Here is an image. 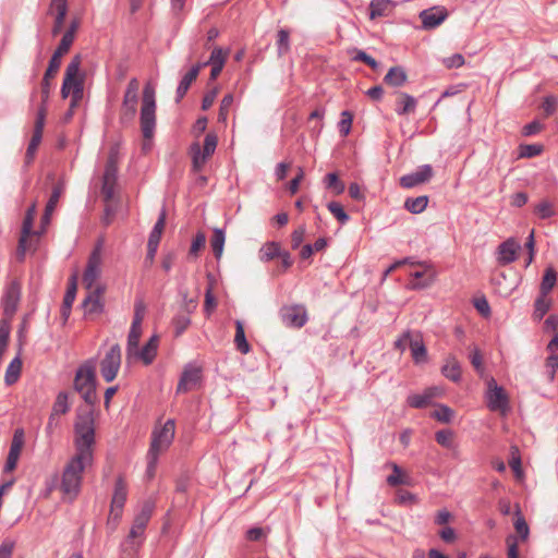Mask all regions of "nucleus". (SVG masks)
Wrapping results in <instances>:
<instances>
[{
	"mask_svg": "<svg viewBox=\"0 0 558 558\" xmlns=\"http://www.w3.org/2000/svg\"><path fill=\"white\" fill-rule=\"evenodd\" d=\"M75 454L65 464L60 489L70 500L81 490L83 472L93 464L95 445V424L92 412L77 416L74 425Z\"/></svg>",
	"mask_w": 558,
	"mask_h": 558,
	"instance_id": "1",
	"label": "nucleus"
},
{
	"mask_svg": "<svg viewBox=\"0 0 558 558\" xmlns=\"http://www.w3.org/2000/svg\"><path fill=\"white\" fill-rule=\"evenodd\" d=\"M96 360L85 361L76 371L74 377V389L86 404L93 407L98 401L96 393Z\"/></svg>",
	"mask_w": 558,
	"mask_h": 558,
	"instance_id": "2",
	"label": "nucleus"
},
{
	"mask_svg": "<svg viewBox=\"0 0 558 558\" xmlns=\"http://www.w3.org/2000/svg\"><path fill=\"white\" fill-rule=\"evenodd\" d=\"M140 122L144 138H151L156 128V99L155 88L149 83L143 89Z\"/></svg>",
	"mask_w": 558,
	"mask_h": 558,
	"instance_id": "3",
	"label": "nucleus"
},
{
	"mask_svg": "<svg viewBox=\"0 0 558 558\" xmlns=\"http://www.w3.org/2000/svg\"><path fill=\"white\" fill-rule=\"evenodd\" d=\"M81 64L82 59L78 54L74 56L68 64L61 87L62 98H68L73 94H76V96H83L84 77L80 72Z\"/></svg>",
	"mask_w": 558,
	"mask_h": 558,
	"instance_id": "4",
	"label": "nucleus"
},
{
	"mask_svg": "<svg viewBox=\"0 0 558 558\" xmlns=\"http://www.w3.org/2000/svg\"><path fill=\"white\" fill-rule=\"evenodd\" d=\"M217 142H218L217 136L213 133H208L205 136L203 148L196 142L190 146V154L192 157V166H193V170L195 172H199L204 168L208 158L215 153L216 147H217Z\"/></svg>",
	"mask_w": 558,
	"mask_h": 558,
	"instance_id": "5",
	"label": "nucleus"
},
{
	"mask_svg": "<svg viewBox=\"0 0 558 558\" xmlns=\"http://www.w3.org/2000/svg\"><path fill=\"white\" fill-rule=\"evenodd\" d=\"M174 429L173 420H168L159 429H155L148 453L159 457L161 452L166 451L173 441Z\"/></svg>",
	"mask_w": 558,
	"mask_h": 558,
	"instance_id": "6",
	"label": "nucleus"
},
{
	"mask_svg": "<svg viewBox=\"0 0 558 558\" xmlns=\"http://www.w3.org/2000/svg\"><path fill=\"white\" fill-rule=\"evenodd\" d=\"M121 367V348L112 344L100 361V374L107 383L116 379Z\"/></svg>",
	"mask_w": 558,
	"mask_h": 558,
	"instance_id": "7",
	"label": "nucleus"
},
{
	"mask_svg": "<svg viewBox=\"0 0 558 558\" xmlns=\"http://www.w3.org/2000/svg\"><path fill=\"white\" fill-rule=\"evenodd\" d=\"M101 243H98L92 251L83 274V283L87 290H92L96 287L95 283L101 275Z\"/></svg>",
	"mask_w": 558,
	"mask_h": 558,
	"instance_id": "8",
	"label": "nucleus"
},
{
	"mask_svg": "<svg viewBox=\"0 0 558 558\" xmlns=\"http://www.w3.org/2000/svg\"><path fill=\"white\" fill-rule=\"evenodd\" d=\"M487 386L486 400L488 409L506 413L509 409V399L505 389L498 386L494 378L488 380Z\"/></svg>",
	"mask_w": 558,
	"mask_h": 558,
	"instance_id": "9",
	"label": "nucleus"
},
{
	"mask_svg": "<svg viewBox=\"0 0 558 558\" xmlns=\"http://www.w3.org/2000/svg\"><path fill=\"white\" fill-rule=\"evenodd\" d=\"M140 82L133 77L128 83L122 101V118L133 120L137 112Z\"/></svg>",
	"mask_w": 558,
	"mask_h": 558,
	"instance_id": "10",
	"label": "nucleus"
},
{
	"mask_svg": "<svg viewBox=\"0 0 558 558\" xmlns=\"http://www.w3.org/2000/svg\"><path fill=\"white\" fill-rule=\"evenodd\" d=\"M21 300V284L16 280H12L5 287L4 294L1 300L4 319H12Z\"/></svg>",
	"mask_w": 558,
	"mask_h": 558,
	"instance_id": "11",
	"label": "nucleus"
},
{
	"mask_svg": "<svg viewBox=\"0 0 558 558\" xmlns=\"http://www.w3.org/2000/svg\"><path fill=\"white\" fill-rule=\"evenodd\" d=\"M154 511V504L146 501L141 511L135 515L130 533L128 535L129 541H135L144 536L146 526L151 518Z\"/></svg>",
	"mask_w": 558,
	"mask_h": 558,
	"instance_id": "12",
	"label": "nucleus"
},
{
	"mask_svg": "<svg viewBox=\"0 0 558 558\" xmlns=\"http://www.w3.org/2000/svg\"><path fill=\"white\" fill-rule=\"evenodd\" d=\"M128 485L122 476H119L114 484V490L110 506V519L119 521L126 501Z\"/></svg>",
	"mask_w": 558,
	"mask_h": 558,
	"instance_id": "13",
	"label": "nucleus"
},
{
	"mask_svg": "<svg viewBox=\"0 0 558 558\" xmlns=\"http://www.w3.org/2000/svg\"><path fill=\"white\" fill-rule=\"evenodd\" d=\"M68 51L69 50L65 49V41L63 44H59L57 49L54 50V52L49 61L48 68L45 72L43 83H41V94L44 97H48L49 87H50L49 81L59 71V68L61 65V58H62V56L68 53Z\"/></svg>",
	"mask_w": 558,
	"mask_h": 558,
	"instance_id": "14",
	"label": "nucleus"
},
{
	"mask_svg": "<svg viewBox=\"0 0 558 558\" xmlns=\"http://www.w3.org/2000/svg\"><path fill=\"white\" fill-rule=\"evenodd\" d=\"M448 15V10L445 7L436 5L421 11L418 17L422 22V27L429 31L441 25Z\"/></svg>",
	"mask_w": 558,
	"mask_h": 558,
	"instance_id": "15",
	"label": "nucleus"
},
{
	"mask_svg": "<svg viewBox=\"0 0 558 558\" xmlns=\"http://www.w3.org/2000/svg\"><path fill=\"white\" fill-rule=\"evenodd\" d=\"M202 379V368L194 365L187 364L180 377L177 386L178 393L189 392L197 387Z\"/></svg>",
	"mask_w": 558,
	"mask_h": 558,
	"instance_id": "16",
	"label": "nucleus"
},
{
	"mask_svg": "<svg viewBox=\"0 0 558 558\" xmlns=\"http://www.w3.org/2000/svg\"><path fill=\"white\" fill-rule=\"evenodd\" d=\"M409 264L412 266L416 265V266L422 267L421 270H415V271L411 272V277H413V279L417 280L416 282L411 283V287L413 289H423V288L430 286L434 282L435 278H436V271L434 270V268L430 264H427L426 262H412V260Z\"/></svg>",
	"mask_w": 558,
	"mask_h": 558,
	"instance_id": "17",
	"label": "nucleus"
},
{
	"mask_svg": "<svg viewBox=\"0 0 558 558\" xmlns=\"http://www.w3.org/2000/svg\"><path fill=\"white\" fill-rule=\"evenodd\" d=\"M24 445V432L23 429H16L14 432L10 450L4 464V472H12L16 465Z\"/></svg>",
	"mask_w": 558,
	"mask_h": 558,
	"instance_id": "18",
	"label": "nucleus"
},
{
	"mask_svg": "<svg viewBox=\"0 0 558 558\" xmlns=\"http://www.w3.org/2000/svg\"><path fill=\"white\" fill-rule=\"evenodd\" d=\"M36 216V203H33L26 210L23 225L22 233L19 240L17 254L23 258L27 250L26 243L27 238L33 234V225Z\"/></svg>",
	"mask_w": 558,
	"mask_h": 558,
	"instance_id": "19",
	"label": "nucleus"
},
{
	"mask_svg": "<svg viewBox=\"0 0 558 558\" xmlns=\"http://www.w3.org/2000/svg\"><path fill=\"white\" fill-rule=\"evenodd\" d=\"M433 177V169L429 165H424L413 173L405 174L400 179V185L404 189H411L424 182H427Z\"/></svg>",
	"mask_w": 558,
	"mask_h": 558,
	"instance_id": "20",
	"label": "nucleus"
},
{
	"mask_svg": "<svg viewBox=\"0 0 558 558\" xmlns=\"http://www.w3.org/2000/svg\"><path fill=\"white\" fill-rule=\"evenodd\" d=\"M89 293L83 301V308L85 314H99L104 310V304L101 302V294L105 291L102 286H96L94 289L88 290Z\"/></svg>",
	"mask_w": 558,
	"mask_h": 558,
	"instance_id": "21",
	"label": "nucleus"
},
{
	"mask_svg": "<svg viewBox=\"0 0 558 558\" xmlns=\"http://www.w3.org/2000/svg\"><path fill=\"white\" fill-rule=\"evenodd\" d=\"M158 344L159 337L157 335H154L149 338V340L141 350L137 348V350L134 351L132 355L142 360L145 365H149L153 363L157 355Z\"/></svg>",
	"mask_w": 558,
	"mask_h": 558,
	"instance_id": "22",
	"label": "nucleus"
},
{
	"mask_svg": "<svg viewBox=\"0 0 558 558\" xmlns=\"http://www.w3.org/2000/svg\"><path fill=\"white\" fill-rule=\"evenodd\" d=\"M282 319L287 326L296 328L303 327L307 322L306 312L301 306H292L284 310Z\"/></svg>",
	"mask_w": 558,
	"mask_h": 558,
	"instance_id": "23",
	"label": "nucleus"
},
{
	"mask_svg": "<svg viewBox=\"0 0 558 558\" xmlns=\"http://www.w3.org/2000/svg\"><path fill=\"white\" fill-rule=\"evenodd\" d=\"M520 245L513 240L508 239L498 246V262L501 265H508L517 259V253Z\"/></svg>",
	"mask_w": 558,
	"mask_h": 558,
	"instance_id": "24",
	"label": "nucleus"
},
{
	"mask_svg": "<svg viewBox=\"0 0 558 558\" xmlns=\"http://www.w3.org/2000/svg\"><path fill=\"white\" fill-rule=\"evenodd\" d=\"M409 348L411 350V355L413 361L416 364L423 363L427 360V350L423 342L422 336L417 333H413L410 339Z\"/></svg>",
	"mask_w": 558,
	"mask_h": 558,
	"instance_id": "25",
	"label": "nucleus"
},
{
	"mask_svg": "<svg viewBox=\"0 0 558 558\" xmlns=\"http://www.w3.org/2000/svg\"><path fill=\"white\" fill-rule=\"evenodd\" d=\"M76 289H77L76 275H73L70 278V282H69L65 295L63 298V303H62V307H61V315L64 320H66L71 314V308H72V305L74 303L75 295H76Z\"/></svg>",
	"mask_w": 558,
	"mask_h": 558,
	"instance_id": "26",
	"label": "nucleus"
},
{
	"mask_svg": "<svg viewBox=\"0 0 558 558\" xmlns=\"http://www.w3.org/2000/svg\"><path fill=\"white\" fill-rule=\"evenodd\" d=\"M442 375L453 383H458L461 379V365L456 356L449 355L445 360V364L441 367Z\"/></svg>",
	"mask_w": 558,
	"mask_h": 558,
	"instance_id": "27",
	"label": "nucleus"
},
{
	"mask_svg": "<svg viewBox=\"0 0 558 558\" xmlns=\"http://www.w3.org/2000/svg\"><path fill=\"white\" fill-rule=\"evenodd\" d=\"M416 104V99L413 96L407 93H400L396 102L395 111L398 116H404L414 112Z\"/></svg>",
	"mask_w": 558,
	"mask_h": 558,
	"instance_id": "28",
	"label": "nucleus"
},
{
	"mask_svg": "<svg viewBox=\"0 0 558 558\" xmlns=\"http://www.w3.org/2000/svg\"><path fill=\"white\" fill-rule=\"evenodd\" d=\"M197 78V68L196 69H190L189 72L184 74V76L181 78L178 88H177V97L175 101L180 102L182 98L186 95L190 86L192 83Z\"/></svg>",
	"mask_w": 558,
	"mask_h": 558,
	"instance_id": "29",
	"label": "nucleus"
},
{
	"mask_svg": "<svg viewBox=\"0 0 558 558\" xmlns=\"http://www.w3.org/2000/svg\"><path fill=\"white\" fill-rule=\"evenodd\" d=\"M384 81L390 86L400 87L407 81V73L401 66H392L385 75Z\"/></svg>",
	"mask_w": 558,
	"mask_h": 558,
	"instance_id": "30",
	"label": "nucleus"
},
{
	"mask_svg": "<svg viewBox=\"0 0 558 558\" xmlns=\"http://www.w3.org/2000/svg\"><path fill=\"white\" fill-rule=\"evenodd\" d=\"M557 282V272L553 266H549L545 269L541 287H539V293L543 295H548L553 288L555 287Z\"/></svg>",
	"mask_w": 558,
	"mask_h": 558,
	"instance_id": "31",
	"label": "nucleus"
},
{
	"mask_svg": "<svg viewBox=\"0 0 558 558\" xmlns=\"http://www.w3.org/2000/svg\"><path fill=\"white\" fill-rule=\"evenodd\" d=\"M435 396V389L430 388L422 395H412L408 398L410 407L415 409H423L427 407Z\"/></svg>",
	"mask_w": 558,
	"mask_h": 558,
	"instance_id": "32",
	"label": "nucleus"
},
{
	"mask_svg": "<svg viewBox=\"0 0 558 558\" xmlns=\"http://www.w3.org/2000/svg\"><path fill=\"white\" fill-rule=\"evenodd\" d=\"M22 361L19 356L14 357L5 371L4 381L8 386L15 384L21 375Z\"/></svg>",
	"mask_w": 558,
	"mask_h": 558,
	"instance_id": "33",
	"label": "nucleus"
},
{
	"mask_svg": "<svg viewBox=\"0 0 558 558\" xmlns=\"http://www.w3.org/2000/svg\"><path fill=\"white\" fill-rule=\"evenodd\" d=\"M234 344L242 354H247L251 350V347L245 338L244 326L242 322H235V336H234Z\"/></svg>",
	"mask_w": 558,
	"mask_h": 558,
	"instance_id": "34",
	"label": "nucleus"
},
{
	"mask_svg": "<svg viewBox=\"0 0 558 558\" xmlns=\"http://www.w3.org/2000/svg\"><path fill=\"white\" fill-rule=\"evenodd\" d=\"M226 235L223 230L216 228L214 229L213 236L210 239V245L213 248V253L217 259H219L223 252Z\"/></svg>",
	"mask_w": 558,
	"mask_h": 558,
	"instance_id": "35",
	"label": "nucleus"
},
{
	"mask_svg": "<svg viewBox=\"0 0 558 558\" xmlns=\"http://www.w3.org/2000/svg\"><path fill=\"white\" fill-rule=\"evenodd\" d=\"M436 441L444 448L453 450L457 448L454 433L451 429H440L435 434Z\"/></svg>",
	"mask_w": 558,
	"mask_h": 558,
	"instance_id": "36",
	"label": "nucleus"
},
{
	"mask_svg": "<svg viewBox=\"0 0 558 558\" xmlns=\"http://www.w3.org/2000/svg\"><path fill=\"white\" fill-rule=\"evenodd\" d=\"M165 225H166V211L161 210V213H160V215L158 217V220L156 221L153 230L150 231V234H149L147 243L159 245L160 239H161V234H162L163 229H165Z\"/></svg>",
	"mask_w": 558,
	"mask_h": 558,
	"instance_id": "37",
	"label": "nucleus"
},
{
	"mask_svg": "<svg viewBox=\"0 0 558 558\" xmlns=\"http://www.w3.org/2000/svg\"><path fill=\"white\" fill-rule=\"evenodd\" d=\"M428 204L427 196H418L415 198H407L404 202V208L412 214H421L425 210Z\"/></svg>",
	"mask_w": 558,
	"mask_h": 558,
	"instance_id": "38",
	"label": "nucleus"
},
{
	"mask_svg": "<svg viewBox=\"0 0 558 558\" xmlns=\"http://www.w3.org/2000/svg\"><path fill=\"white\" fill-rule=\"evenodd\" d=\"M141 335H142V327L131 325L129 336H128V347H126L129 357L132 356L133 352L137 350Z\"/></svg>",
	"mask_w": 558,
	"mask_h": 558,
	"instance_id": "39",
	"label": "nucleus"
},
{
	"mask_svg": "<svg viewBox=\"0 0 558 558\" xmlns=\"http://www.w3.org/2000/svg\"><path fill=\"white\" fill-rule=\"evenodd\" d=\"M281 251L282 250L280 248L279 243L268 242L260 248L259 256L262 260L269 262L276 257H279Z\"/></svg>",
	"mask_w": 558,
	"mask_h": 558,
	"instance_id": "40",
	"label": "nucleus"
},
{
	"mask_svg": "<svg viewBox=\"0 0 558 558\" xmlns=\"http://www.w3.org/2000/svg\"><path fill=\"white\" fill-rule=\"evenodd\" d=\"M206 245V235L204 232H197L191 242V246L189 250V258L196 259L198 257L199 252Z\"/></svg>",
	"mask_w": 558,
	"mask_h": 558,
	"instance_id": "41",
	"label": "nucleus"
},
{
	"mask_svg": "<svg viewBox=\"0 0 558 558\" xmlns=\"http://www.w3.org/2000/svg\"><path fill=\"white\" fill-rule=\"evenodd\" d=\"M102 179L117 180L118 179V160L113 150L109 153Z\"/></svg>",
	"mask_w": 558,
	"mask_h": 558,
	"instance_id": "42",
	"label": "nucleus"
},
{
	"mask_svg": "<svg viewBox=\"0 0 558 558\" xmlns=\"http://www.w3.org/2000/svg\"><path fill=\"white\" fill-rule=\"evenodd\" d=\"M229 56V49H223L221 47H214L211 50L210 57L207 60V63L210 65H220L225 66L227 59Z\"/></svg>",
	"mask_w": 558,
	"mask_h": 558,
	"instance_id": "43",
	"label": "nucleus"
},
{
	"mask_svg": "<svg viewBox=\"0 0 558 558\" xmlns=\"http://www.w3.org/2000/svg\"><path fill=\"white\" fill-rule=\"evenodd\" d=\"M389 5L390 0H372L369 4L371 19H376L386 15Z\"/></svg>",
	"mask_w": 558,
	"mask_h": 558,
	"instance_id": "44",
	"label": "nucleus"
},
{
	"mask_svg": "<svg viewBox=\"0 0 558 558\" xmlns=\"http://www.w3.org/2000/svg\"><path fill=\"white\" fill-rule=\"evenodd\" d=\"M325 185L331 190L335 195H340L344 192V183L338 178L337 173H328L325 177Z\"/></svg>",
	"mask_w": 558,
	"mask_h": 558,
	"instance_id": "45",
	"label": "nucleus"
},
{
	"mask_svg": "<svg viewBox=\"0 0 558 558\" xmlns=\"http://www.w3.org/2000/svg\"><path fill=\"white\" fill-rule=\"evenodd\" d=\"M550 304L551 302L548 295H543L539 293V296L535 301L534 317L541 320L548 312Z\"/></svg>",
	"mask_w": 558,
	"mask_h": 558,
	"instance_id": "46",
	"label": "nucleus"
},
{
	"mask_svg": "<svg viewBox=\"0 0 558 558\" xmlns=\"http://www.w3.org/2000/svg\"><path fill=\"white\" fill-rule=\"evenodd\" d=\"M70 410L69 393L61 391L58 393L56 401L52 407L53 414H65Z\"/></svg>",
	"mask_w": 558,
	"mask_h": 558,
	"instance_id": "47",
	"label": "nucleus"
},
{
	"mask_svg": "<svg viewBox=\"0 0 558 558\" xmlns=\"http://www.w3.org/2000/svg\"><path fill=\"white\" fill-rule=\"evenodd\" d=\"M290 50V33L287 29H279L277 34L278 56H284Z\"/></svg>",
	"mask_w": 558,
	"mask_h": 558,
	"instance_id": "48",
	"label": "nucleus"
},
{
	"mask_svg": "<svg viewBox=\"0 0 558 558\" xmlns=\"http://www.w3.org/2000/svg\"><path fill=\"white\" fill-rule=\"evenodd\" d=\"M544 147L541 144H522L519 146L520 158H532L542 154Z\"/></svg>",
	"mask_w": 558,
	"mask_h": 558,
	"instance_id": "49",
	"label": "nucleus"
},
{
	"mask_svg": "<svg viewBox=\"0 0 558 558\" xmlns=\"http://www.w3.org/2000/svg\"><path fill=\"white\" fill-rule=\"evenodd\" d=\"M535 214L541 219H548V218L554 217L556 215V211H555L553 203H550L549 201L544 199V201H542L541 203H538L536 205Z\"/></svg>",
	"mask_w": 558,
	"mask_h": 558,
	"instance_id": "50",
	"label": "nucleus"
},
{
	"mask_svg": "<svg viewBox=\"0 0 558 558\" xmlns=\"http://www.w3.org/2000/svg\"><path fill=\"white\" fill-rule=\"evenodd\" d=\"M328 210L335 218L342 225L347 223L350 219L349 215L343 209L342 205L338 202H330L327 204Z\"/></svg>",
	"mask_w": 558,
	"mask_h": 558,
	"instance_id": "51",
	"label": "nucleus"
},
{
	"mask_svg": "<svg viewBox=\"0 0 558 558\" xmlns=\"http://www.w3.org/2000/svg\"><path fill=\"white\" fill-rule=\"evenodd\" d=\"M117 180L102 179L101 194L105 203L113 202Z\"/></svg>",
	"mask_w": 558,
	"mask_h": 558,
	"instance_id": "52",
	"label": "nucleus"
},
{
	"mask_svg": "<svg viewBox=\"0 0 558 558\" xmlns=\"http://www.w3.org/2000/svg\"><path fill=\"white\" fill-rule=\"evenodd\" d=\"M390 466L392 469V474H390L387 477L388 485L395 487L398 485L408 484V481L402 475V472H401V469L399 468V465L396 463H390Z\"/></svg>",
	"mask_w": 558,
	"mask_h": 558,
	"instance_id": "53",
	"label": "nucleus"
},
{
	"mask_svg": "<svg viewBox=\"0 0 558 558\" xmlns=\"http://www.w3.org/2000/svg\"><path fill=\"white\" fill-rule=\"evenodd\" d=\"M353 116L350 111H342L341 112V119L338 123V130L341 136L349 135L352 126Z\"/></svg>",
	"mask_w": 558,
	"mask_h": 558,
	"instance_id": "54",
	"label": "nucleus"
},
{
	"mask_svg": "<svg viewBox=\"0 0 558 558\" xmlns=\"http://www.w3.org/2000/svg\"><path fill=\"white\" fill-rule=\"evenodd\" d=\"M454 415V412L447 405L440 404L432 414V416L441 422V423H449L451 422L452 417Z\"/></svg>",
	"mask_w": 558,
	"mask_h": 558,
	"instance_id": "55",
	"label": "nucleus"
},
{
	"mask_svg": "<svg viewBox=\"0 0 558 558\" xmlns=\"http://www.w3.org/2000/svg\"><path fill=\"white\" fill-rule=\"evenodd\" d=\"M172 323H173V326H174V335H175V337H179L191 325V319H190L189 315L180 314V315H177L173 318Z\"/></svg>",
	"mask_w": 558,
	"mask_h": 558,
	"instance_id": "56",
	"label": "nucleus"
},
{
	"mask_svg": "<svg viewBox=\"0 0 558 558\" xmlns=\"http://www.w3.org/2000/svg\"><path fill=\"white\" fill-rule=\"evenodd\" d=\"M507 544V557L508 558H520L519 555V537L510 534L506 538Z\"/></svg>",
	"mask_w": 558,
	"mask_h": 558,
	"instance_id": "57",
	"label": "nucleus"
},
{
	"mask_svg": "<svg viewBox=\"0 0 558 558\" xmlns=\"http://www.w3.org/2000/svg\"><path fill=\"white\" fill-rule=\"evenodd\" d=\"M62 192H63V187L61 184H57L53 186L52 193L46 204V209H47L48 214H52L53 210L56 209Z\"/></svg>",
	"mask_w": 558,
	"mask_h": 558,
	"instance_id": "58",
	"label": "nucleus"
},
{
	"mask_svg": "<svg viewBox=\"0 0 558 558\" xmlns=\"http://www.w3.org/2000/svg\"><path fill=\"white\" fill-rule=\"evenodd\" d=\"M470 362L472 366L475 368V371L480 374L484 372L483 366V356L478 348L474 347L472 351L470 352Z\"/></svg>",
	"mask_w": 558,
	"mask_h": 558,
	"instance_id": "59",
	"label": "nucleus"
},
{
	"mask_svg": "<svg viewBox=\"0 0 558 558\" xmlns=\"http://www.w3.org/2000/svg\"><path fill=\"white\" fill-rule=\"evenodd\" d=\"M78 27V23L76 21H73L69 28L66 29V32L63 34L61 40L59 44H63L65 41V49L70 50L73 41H74V37H75V32Z\"/></svg>",
	"mask_w": 558,
	"mask_h": 558,
	"instance_id": "60",
	"label": "nucleus"
},
{
	"mask_svg": "<svg viewBox=\"0 0 558 558\" xmlns=\"http://www.w3.org/2000/svg\"><path fill=\"white\" fill-rule=\"evenodd\" d=\"M53 10L56 11V17H54V24H53V27H52V34L57 35V34L60 33V31L63 27L68 9L54 8Z\"/></svg>",
	"mask_w": 558,
	"mask_h": 558,
	"instance_id": "61",
	"label": "nucleus"
},
{
	"mask_svg": "<svg viewBox=\"0 0 558 558\" xmlns=\"http://www.w3.org/2000/svg\"><path fill=\"white\" fill-rule=\"evenodd\" d=\"M558 368V355L551 353L546 360V372L549 381L555 379V374Z\"/></svg>",
	"mask_w": 558,
	"mask_h": 558,
	"instance_id": "62",
	"label": "nucleus"
},
{
	"mask_svg": "<svg viewBox=\"0 0 558 558\" xmlns=\"http://www.w3.org/2000/svg\"><path fill=\"white\" fill-rule=\"evenodd\" d=\"M232 104H233V96L231 94L225 95L221 100V104H220L219 120H221V121L227 120L228 112H229V109L232 106Z\"/></svg>",
	"mask_w": 558,
	"mask_h": 558,
	"instance_id": "63",
	"label": "nucleus"
},
{
	"mask_svg": "<svg viewBox=\"0 0 558 558\" xmlns=\"http://www.w3.org/2000/svg\"><path fill=\"white\" fill-rule=\"evenodd\" d=\"M514 529L522 541H526L530 534V529L524 518L519 517L514 522Z\"/></svg>",
	"mask_w": 558,
	"mask_h": 558,
	"instance_id": "64",
	"label": "nucleus"
}]
</instances>
